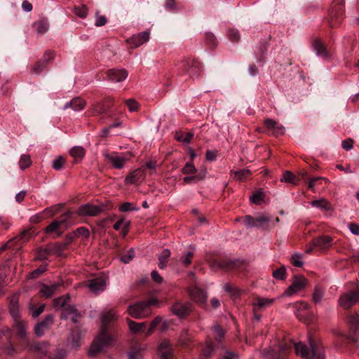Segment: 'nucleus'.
<instances>
[{
	"instance_id": "1",
	"label": "nucleus",
	"mask_w": 359,
	"mask_h": 359,
	"mask_svg": "<svg viewBox=\"0 0 359 359\" xmlns=\"http://www.w3.org/2000/svg\"><path fill=\"white\" fill-rule=\"evenodd\" d=\"M311 351L302 342L296 343L292 340L285 341L278 348L272 349L266 354L268 359H284L292 348H294L297 355L310 359H325V351L320 341L309 339Z\"/></svg>"
},
{
	"instance_id": "2",
	"label": "nucleus",
	"mask_w": 359,
	"mask_h": 359,
	"mask_svg": "<svg viewBox=\"0 0 359 359\" xmlns=\"http://www.w3.org/2000/svg\"><path fill=\"white\" fill-rule=\"evenodd\" d=\"M118 319L114 310L104 311L101 314L102 327L99 335L93 340L88 355L95 356L98 353L111 345L114 337L108 334V326Z\"/></svg>"
},
{
	"instance_id": "3",
	"label": "nucleus",
	"mask_w": 359,
	"mask_h": 359,
	"mask_svg": "<svg viewBox=\"0 0 359 359\" xmlns=\"http://www.w3.org/2000/svg\"><path fill=\"white\" fill-rule=\"evenodd\" d=\"M157 299L151 298L146 301L139 302L128 307V313L134 318L141 319L151 314L150 306L157 303Z\"/></svg>"
},
{
	"instance_id": "4",
	"label": "nucleus",
	"mask_w": 359,
	"mask_h": 359,
	"mask_svg": "<svg viewBox=\"0 0 359 359\" xmlns=\"http://www.w3.org/2000/svg\"><path fill=\"white\" fill-rule=\"evenodd\" d=\"M345 0H334L329 11L328 22L332 28L339 27L344 18Z\"/></svg>"
},
{
	"instance_id": "5",
	"label": "nucleus",
	"mask_w": 359,
	"mask_h": 359,
	"mask_svg": "<svg viewBox=\"0 0 359 359\" xmlns=\"http://www.w3.org/2000/svg\"><path fill=\"white\" fill-rule=\"evenodd\" d=\"M244 266L243 261L240 259H231L228 257H221L212 260L211 267L214 269H222L225 271H232Z\"/></svg>"
},
{
	"instance_id": "6",
	"label": "nucleus",
	"mask_w": 359,
	"mask_h": 359,
	"mask_svg": "<svg viewBox=\"0 0 359 359\" xmlns=\"http://www.w3.org/2000/svg\"><path fill=\"white\" fill-rule=\"evenodd\" d=\"M348 332L347 334L339 332V334L346 337L349 341L354 344L358 342L359 336V315L351 313L347 316Z\"/></svg>"
},
{
	"instance_id": "7",
	"label": "nucleus",
	"mask_w": 359,
	"mask_h": 359,
	"mask_svg": "<svg viewBox=\"0 0 359 359\" xmlns=\"http://www.w3.org/2000/svg\"><path fill=\"white\" fill-rule=\"evenodd\" d=\"M180 65L182 71L190 76H198L202 72V64L195 57L184 58L180 62Z\"/></svg>"
},
{
	"instance_id": "8",
	"label": "nucleus",
	"mask_w": 359,
	"mask_h": 359,
	"mask_svg": "<svg viewBox=\"0 0 359 359\" xmlns=\"http://www.w3.org/2000/svg\"><path fill=\"white\" fill-rule=\"evenodd\" d=\"M104 156L105 161L111 164L114 168L122 169L125 164L130 159L132 154L130 152L122 153L121 154L113 152L111 154H105Z\"/></svg>"
},
{
	"instance_id": "9",
	"label": "nucleus",
	"mask_w": 359,
	"mask_h": 359,
	"mask_svg": "<svg viewBox=\"0 0 359 359\" xmlns=\"http://www.w3.org/2000/svg\"><path fill=\"white\" fill-rule=\"evenodd\" d=\"M106 209L104 204L97 205L86 203L81 205L77 210V215L80 217H96L103 212Z\"/></svg>"
},
{
	"instance_id": "10",
	"label": "nucleus",
	"mask_w": 359,
	"mask_h": 359,
	"mask_svg": "<svg viewBox=\"0 0 359 359\" xmlns=\"http://www.w3.org/2000/svg\"><path fill=\"white\" fill-rule=\"evenodd\" d=\"M271 220V217L266 214H261L256 217L251 215H245L243 218V224L249 228L263 227Z\"/></svg>"
},
{
	"instance_id": "11",
	"label": "nucleus",
	"mask_w": 359,
	"mask_h": 359,
	"mask_svg": "<svg viewBox=\"0 0 359 359\" xmlns=\"http://www.w3.org/2000/svg\"><path fill=\"white\" fill-rule=\"evenodd\" d=\"M31 236V231L29 229L24 230L18 236L4 244L0 248V253L8 248H13L18 250L20 248L21 243L26 242L29 240Z\"/></svg>"
},
{
	"instance_id": "12",
	"label": "nucleus",
	"mask_w": 359,
	"mask_h": 359,
	"mask_svg": "<svg viewBox=\"0 0 359 359\" xmlns=\"http://www.w3.org/2000/svg\"><path fill=\"white\" fill-rule=\"evenodd\" d=\"M359 301V291L352 290L341 294L339 302L341 306L348 309Z\"/></svg>"
},
{
	"instance_id": "13",
	"label": "nucleus",
	"mask_w": 359,
	"mask_h": 359,
	"mask_svg": "<svg viewBox=\"0 0 359 359\" xmlns=\"http://www.w3.org/2000/svg\"><path fill=\"white\" fill-rule=\"evenodd\" d=\"M192 310V304L189 302L182 304L176 302L170 307L171 312L179 318L187 316Z\"/></svg>"
},
{
	"instance_id": "14",
	"label": "nucleus",
	"mask_w": 359,
	"mask_h": 359,
	"mask_svg": "<svg viewBox=\"0 0 359 359\" xmlns=\"http://www.w3.org/2000/svg\"><path fill=\"white\" fill-rule=\"evenodd\" d=\"M54 323V316L53 314L47 315L44 319L37 323L34 327V332L38 337H41L45 332L50 328Z\"/></svg>"
},
{
	"instance_id": "15",
	"label": "nucleus",
	"mask_w": 359,
	"mask_h": 359,
	"mask_svg": "<svg viewBox=\"0 0 359 359\" xmlns=\"http://www.w3.org/2000/svg\"><path fill=\"white\" fill-rule=\"evenodd\" d=\"M145 175V169L144 168H140L130 172L126 177L124 182L126 184L140 183L144 180Z\"/></svg>"
},
{
	"instance_id": "16",
	"label": "nucleus",
	"mask_w": 359,
	"mask_h": 359,
	"mask_svg": "<svg viewBox=\"0 0 359 359\" xmlns=\"http://www.w3.org/2000/svg\"><path fill=\"white\" fill-rule=\"evenodd\" d=\"M306 282V279L302 276L294 277L292 283L287 287L285 294L291 296L297 293L305 287Z\"/></svg>"
},
{
	"instance_id": "17",
	"label": "nucleus",
	"mask_w": 359,
	"mask_h": 359,
	"mask_svg": "<svg viewBox=\"0 0 359 359\" xmlns=\"http://www.w3.org/2000/svg\"><path fill=\"white\" fill-rule=\"evenodd\" d=\"M106 285L105 278L102 276H100L88 280L87 285L92 292L97 294L105 290Z\"/></svg>"
},
{
	"instance_id": "18",
	"label": "nucleus",
	"mask_w": 359,
	"mask_h": 359,
	"mask_svg": "<svg viewBox=\"0 0 359 359\" xmlns=\"http://www.w3.org/2000/svg\"><path fill=\"white\" fill-rule=\"evenodd\" d=\"M264 127L271 132L274 136L282 135L285 133L284 127L271 118H266L264 121Z\"/></svg>"
},
{
	"instance_id": "19",
	"label": "nucleus",
	"mask_w": 359,
	"mask_h": 359,
	"mask_svg": "<svg viewBox=\"0 0 359 359\" xmlns=\"http://www.w3.org/2000/svg\"><path fill=\"white\" fill-rule=\"evenodd\" d=\"M150 33L149 31L142 32L136 35L132 36L127 39V43L131 44L133 48H137L149 41Z\"/></svg>"
},
{
	"instance_id": "20",
	"label": "nucleus",
	"mask_w": 359,
	"mask_h": 359,
	"mask_svg": "<svg viewBox=\"0 0 359 359\" xmlns=\"http://www.w3.org/2000/svg\"><path fill=\"white\" fill-rule=\"evenodd\" d=\"M189 292L193 301L201 305L205 304L207 294L202 289L196 286H194L189 289Z\"/></svg>"
},
{
	"instance_id": "21",
	"label": "nucleus",
	"mask_w": 359,
	"mask_h": 359,
	"mask_svg": "<svg viewBox=\"0 0 359 359\" xmlns=\"http://www.w3.org/2000/svg\"><path fill=\"white\" fill-rule=\"evenodd\" d=\"M108 79L113 82H121L128 76V72L124 69H111L107 70Z\"/></svg>"
},
{
	"instance_id": "22",
	"label": "nucleus",
	"mask_w": 359,
	"mask_h": 359,
	"mask_svg": "<svg viewBox=\"0 0 359 359\" xmlns=\"http://www.w3.org/2000/svg\"><path fill=\"white\" fill-rule=\"evenodd\" d=\"M332 241L330 236H320L312 241V245L321 250H326L332 245Z\"/></svg>"
},
{
	"instance_id": "23",
	"label": "nucleus",
	"mask_w": 359,
	"mask_h": 359,
	"mask_svg": "<svg viewBox=\"0 0 359 359\" xmlns=\"http://www.w3.org/2000/svg\"><path fill=\"white\" fill-rule=\"evenodd\" d=\"M158 351L161 359H172V348L168 339L161 341L158 346Z\"/></svg>"
},
{
	"instance_id": "24",
	"label": "nucleus",
	"mask_w": 359,
	"mask_h": 359,
	"mask_svg": "<svg viewBox=\"0 0 359 359\" xmlns=\"http://www.w3.org/2000/svg\"><path fill=\"white\" fill-rule=\"evenodd\" d=\"M48 346V344L46 342H35L30 345L29 350L41 358L47 354Z\"/></svg>"
},
{
	"instance_id": "25",
	"label": "nucleus",
	"mask_w": 359,
	"mask_h": 359,
	"mask_svg": "<svg viewBox=\"0 0 359 359\" xmlns=\"http://www.w3.org/2000/svg\"><path fill=\"white\" fill-rule=\"evenodd\" d=\"M86 101L83 99L77 97H74L71 101L67 102L64 106V109H67L69 108H72L74 111H81L83 109L86 107Z\"/></svg>"
},
{
	"instance_id": "26",
	"label": "nucleus",
	"mask_w": 359,
	"mask_h": 359,
	"mask_svg": "<svg viewBox=\"0 0 359 359\" xmlns=\"http://www.w3.org/2000/svg\"><path fill=\"white\" fill-rule=\"evenodd\" d=\"M69 216V212H65L60 217L59 219H55L50 224H48L46 228V231L47 233H51L56 231L60 226L67 222V219Z\"/></svg>"
},
{
	"instance_id": "27",
	"label": "nucleus",
	"mask_w": 359,
	"mask_h": 359,
	"mask_svg": "<svg viewBox=\"0 0 359 359\" xmlns=\"http://www.w3.org/2000/svg\"><path fill=\"white\" fill-rule=\"evenodd\" d=\"M313 47L316 50L318 55L327 58L330 57L329 53L322 41L319 39H316L313 42Z\"/></svg>"
},
{
	"instance_id": "28",
	"label": "nucleus",
	"mask_w": 359,
	"mask_h": 359,
	"mask_svg": "<svg viewBox=\"0 0 359 359\" xmlns=\"http://www.w3.org/2000/svg\"><path fill=\"white\" fill-rule=\"evenodd\" d=\"M60 284L59 283H54L50 285L43 284L40 290V293L46 298H50L54 294L56 290L60 287Z\"/></svg>"
},
{
	"instance_id": "29",
	"label": "nucleus",
	"mask_w": 359,
	"mask_h": 359,
	"mask_svg": "<svg viewBox=\"0 0 359 359\" xmlns=\"http://www.w3.org/2000/svg\"><path fill=\"white\" fill-rule=\"evenodd\" d=\"M13 327L17 332L18 337L21 339H25L27 337V325L22 320L14 322Z\"/></svg>"
},
{
	"instance_id": "30",
	"label": "nucleus",
	"mask_w": 359,
	"mask_h": 359,
	"mask_svg": "<svg viewBox=\"0 0 359 359\" xmlns=\"http://www.w3.org/2000/svg\"><path fill=\"white\" fill-rule=\"evenodd\" d=\"M205 43L210 50L215 49L218 45L216 36L211 32H206L205 34Z\"/></svg>"
},
{
	"instance_id": "31",
	"label": "nucleus",
	"mask_w": 359,
	"mask_h": 359,
	"mask_svg": "<svg viewBox=\"0 0 359 359\" xmlns=\"http://www.w3.org/2000/svg\"><path fill=\"white\" fill-rule=\"evenodd\" d=\"M171 255L170 250L169 249H164L161 255L158 257V267L161 269H163L166 267L168 258Z\"/></svg>"
},
{
	"instance_id": "32",
	"label": "nucleus",
	"mask_w": 359,
	"mask_h": 359,
	"mask_svg": "<svg viewBox=\"0 0 359 359\" xmlns=\"http://www.w3.org/2000/svg\"><path fill=\"white\" fill-rule=\"evenodd\" d=\"M311 205L325 211H328L332 209L330 203L324 198L312 201L311 202Z\"/></svg>"
},
{
	"instance_id": "33",
	"label": "nucleus",
	"mask_w": 359,
	"mask_h": 359,
	"mask_svg": "<svg viewBox=\"0 0 359 359\" xmlns=\"http://www.w3.org/2000/svg\"><path fill=\"white\" fill-rule=\"evenodd\" d=\"M281 182H285L287 183H290L292 184L296 185L298 184L299 178L297 177L292 172L290 171H285L282 177L280 178Z\"/></svg>"
},
{
	"instance_id": "34",
	"label": "nucleus",
	"mask_w": 359,
	"mask_h": 359,
	"mask_svg": "<svg viewBox=\"0 0 359 359\" xmlns=\"http://www.w3.org/2000/svg\"><path fill=\"white\" fill-rule=\"evenodd\" d=\"M67 246V243H55L48 245L50 255H56L57 256H61L65 248Z\"/></svg>"
},
{
	"instance_id": "35",
	"label": "nucleus",
	"mask_w": 359,
	"mask_h": 359,
	"mask_svg": "<svg viewBox=\"0 0 359 359\" xmlns=\"http://www.w3.org/2000/svg\"><path fill=\"white\" fill-rule=\"evenodd\" d=\"M127 322L130 330L133 333H137L142 331L146 325L145 323H137L130 319H127Z\"/></svg>"
},
{
	"instance_id": "36",
	"label": "nucleus",
	"mask_w": 359,
	"mask_h": 359,
	"mask_svg": "<svg viewBox=\"0 0 359 359\" xmlns=\"http://www.w3.org/2000/svg\"><path fill=\"white\" fill-rule=\"evenodd\" d=\"M215 348L214 343L212 341H208L206 343L205 346L203 347L202 350V356L204 358H208L213 355Z\"/></svg>"
},
{
	"instance_id": "37",
	"label": "nucleus",
	"mask_w": 359,
	"mask_h": 359,
	"mask_svg": "<svg viewBox=\"0 0 359 359\" xmlns=\"http://www.w3.org/2000/svg\"><path fill=\"white\" fill-rule=\"evenodd\" d=\"M234 175V178L238 181H242L251 175V172L248 169H242L238 171H231Z\"/></svg>"
},
{
	"instance_id": "38",
	"label": "nucleus",
	"mask_w": 359,
	"mask_h": 359,
	"mask_svg": "<svg viewBox=\"0 0 359 359\" xmlns=\"http://www.w3.org/2000/svg\"><path fill=\"white\" fill-rule=\"evenodd\" d=\"M273 299L259 297L257 299V302L254 303L253 305L255 306H257L259 309H264L270 306L273 303Z\"/></svg>"
},
{
	"instance_id": "39",
	"label": "nucleus",
	"mask_w": 359,
	"mask_h": 359,
	"mask_svg": "<svg viewBox=\"0 0 359 359\" xmlns=\"http://www.w3.org/2000/svg\"><path fill=\"white\" fill-rule=\"evenodd\" d=\"M192 250V251H188L184 255H182L180 258V262L186 267L189 266L192 262L195 247H193Z\"/></svg>"
},
{
	"instance_id": "40",
	"label": "nucleus",
	"mask_w": 359,
	"mask_h": 359,
	"mask_svg": "<svg viewBox=\"0 0 359 359\" xmlns=\"http://www.w3.org/2000/svg\"><path fill=\"white\" fill-rule=\"evenodd\" d=\"M205 178V173H200L198 175L187 176L183 178V181L185 184L196 183L199 181L203 180Z\"/></svg>"
},
{
	"instance_id": "41",
	"label": "nucleus",
	"mask_w": 359,
	"mask_h": 359,
	"mask_svg": "<svg viewBox=\"0 0 359 359\" xmlns=\"http://www.w3.org/2000/svg\"><path fill=\"white\" fill-rule=\"evenodd\" d=\"M33 26L36 32L39 34H44L48 29V23L43 20H39L35 22Z\"/></svg>"
},
{
	"instance_id": "42",
	"label": "nucleus",
	"mask_w": 359,
	"mask_h": 359,
	"mask_svg": "<svg viewBox=\"0 0 359 359\" xmlns=\"http://www.w3.org/2000/svg\"><path fill=\"white\" fill-rule=\"evenodd\" d=\"M32 165V160L29 155L23 154L19 161V166L22 170H25Z\"/></svg>"
},
{
	"instance_id": "43",
	"label": "nucleus",
	"mask_w": 359,
	"mask_h": 359,
	"mask_svg": "<svg viewBox=\"0 0 359 359\" xmlns=\"http://www.w3.org/2000/svg\"><path fill=\"white\" fill-rule=\"evenodd\" d=\"M70 297L69 295L61 296L55 298L53 301V306L55 308H62L65 307L67 303L69 301Z\"/></svg>"
},
{
	"instance_id": "44",
	"label": "nucleus",
	"mask_w": 359,
	"mask_h": 359,
	"mask_svg": "<svg viewBox=\"0 0 359 359\" xmlns=\"http://www.w3.org/2000/svg\"><path fill=\"white\" fill-rule=\"evenodd\" d=\"M214 330V337L216 341L218 342H221L222 339L224 337L225 331L224 329L219 325H215L212 327Z\"/></svg>"
},
{
	"instance_id": "45",
	"label": "nucleus",
	"mask_w": 359,
	"mask_h": 359,
	"mask_svg": "<svg viewBox=\"0 0 359 359\" xmlns=\"http://www.w3.org/2000/svg\"><path fill=\"white\" fill-rule=\"evenodd\" d=\"M272 276L275 279L283 280L286 278V268L284 266L274 270Z\"/></svg>"
},
{
	"instance_id": "46",
	"label": "nucleus",
	"mask_w": 359,
	"mask_h": 359,
	"mask_svg": "<svg viewBox=\"0 0 359 359\" xmlns=\"http://www.w3.org/2000/svg\"><path fill=\"white\" fill-rule=\"evenodd\" d=\"M125 103L130 112H135L139 110L140 104L135 99L130 98L126 100Z\"/></svg>"
},
{
	"instance_id": "47",
	"label": "nucleus",
	"mask_w": 359,
	"mask_h": 359,
	"mask_svg": "<svg viewBox=\"0 0 359 359\" xmlns=\"http://www.w3.org/2000/svg\"><path fill=\"white\" fill-rule=\"evenodd\" d=\"M323 295L324 292L322 288L319 286H316L312 296L313 301L316 304L320 303L323 299Z\"/></svg>"
},
{
	"instance_id": "48",
	"label": "nucleus",
	"mask_w": 359,
	"mask_h": 359,
	"mask_svg": "<svg viewBox=\"0 0 359 359\" xmlns=\"http://www.w3.org/2000/svg\"><path fill=\"white\" fill-rule=\"evenodd\" d=\"M265 196L262 191H255L252 196L250 197V201L252 203L256 205H259L264 200Z\"/></svg>"
},
{
	"instance_id": "49",
	"label": "nucleus",
	"mask_w": 359,
	"mask_h": 359,
	"mask_svg": "<svg viewBox=\"0 0 359 359\" xmlns=\"http://www.w3.org/2000/svg\"><path fill=\"white\" fill-rule=\"evenodd\" d=\"M46 265H41L36 269L31 271L28 275V278L34 279L39 277L42 273L46 271Z\"/></svg>"
},
{
	"instance_id": "50",
	"label": "nucleus",
	"mask_w": 359,
	"mask_h": 359,
	"mask_svg": "<svg viewBox=\"0 0 359 359\" xmlns=\"http://www.w3.org/2000/svg\"><path fill=\"white\" fill-rule=\"evenodd\" d=\"M71 155L75 158H83L85 149L82 147H74L70 151Z\"/></svg>"
},
{
	"instance_id": "51",
	"label": "nucleus",
	"mask_w": 359,
	"mask_h": 359,
	"mask_svg": "<svg viewBox=\"0 0 359 359\" xmlns=\"http://www.w3.org/2000/svg\"><path fill=\"white\" fill-rule=\"evenodd\" d=\"M321 181H325V182H328V180L325 177H313L311 178L308 184V187L312 191H314V187L318 185V184H320Z\"/></svg>"
},
{
	"instance_id": "52",
	"label": "nucleus",
	"mask_w": 359,
	"mask_h": 359,
	"mask_svg": "<svg viewBox=\"0 0 359 359\" xmlns=\"http://www.w3.org/2000/svg\"><path fill=\"white\" fill-rule=\"evenodd\" d=\"M74 13L76 15L81 18H85L88 15V8L85 5H83L81 6H75Z\"/></svg>"
},
{
	"instance_id": "53",
	"label": "nucleus",
	"mask_w": 359,
	"mask_h": 359,
	"mask_svg": "<svg viewBox=\"0 0 359 359\" xmlns=\"http://www.w3.org/2000/svg\"><path fill=\"white\" fill-rule=\"evenodd\" d=\"M49 255H50V252L48 246L46 248H41L38 250L36 259L41 261L46 260Z\"/></svg>"
},
{
	"instance_id": "54",
	"label": "nucleus",
	"mask_w": 359,
	"mask_h": 359,
	"mask_svg": "<svg viewBox=\"0 0 359 359\" xmlns=\"http://www.w3.org/2000/svg\"><path fill=\"white\" fill-rule=\"evenodd\" d=\"M77 311L75 306L69 305L66 306L61 314V319L67 320L69 315L76 313Z\"/></svg>"
},
{
	"instance_id": "55",
	"label": "nucleus",
	"mask_w": 359,
	"mask_h": 359,
	"mask_svg": "<svg viewBox=\"0 0 359 359\" xmlns=\"http://www.w3.org/2000/svg\"><path fill=\"white\" fill-rule=\"evenodd\" d=\"M135 257V250L130 249L126 254L121 255V261L125 264L129 263Z\"/></svg>"
},
{
	"instance_id": "56",
	"label": "nucleus",
	"mask_w": 359,
	"mask_h": 359,
	"mask_svg": "<svg viewBox=\"0 0 359 359\" xmlns=\"http://www.w3.org/2000/svg\"><path fill=\"white\" fill-rule=\"evenodd\" d=\"M55 53L52 50H47L44 52L42 58L41 59L43 62H46L48 65L50 62H52L55 58Z\"/></svg>"
},
{
	"instance_id": "57",
	"label": "nucleus",
	"mask_w": 359,
	"mask_h": 359,
	"mask_svg": "<svg viewBox=\"0 0 359 359\" xmlns=\"http://www.w3.org/2000/svg\"><path fill=\"white\" fill-rule=\"evenodd\" d=\"M290 262L296 267H302L304 264V262L302 260V255L298 253H295L291 257Z\"/></svg>"
},
{
	"instance_id": "58",
	"label": "nucleus",
	"mask_w": 359,
	"mask_h": 359,
	"mask_svg": "<svg viewBox=\"0 0 359 359\" xmlns=\"http://www.w3.org/2000/svg\"><path fill=\"white\" fill-rule=\"evenodd\" d=\"M46 66V62H43L41 60H39L34 66L32 72L39 74L42 72Z\"/></svg>"
},
{
	"instance_id": "59",
	"label": "nucleus",
	"mask_w": 359,
	"mask_h": 359,
	"mask_svg": "<svg viewBox=\"0 0 359 359\" xmlns=\"http://www.w3.org/2000/svg\"><path fill=\"white\" fill-rule=\"evenodd\" d=\"M65 162V160L62 156H57L52 163V167L55 170H60Z\"/></svg>"
},
{
	"instance_id": "60",
	"label": "nucleus",
	"mask_w": 359,
	"mask_h": 359,
	"mask_svg": "<svg viewBox=\"0 0 359 359\" xmlns=\"http://www.w3.org/2000/svg\"><path fill=\"white\" fill-rule=\"evenodd\" d=\"M228 36L233 42H237L240 39V34L237 29L231 28L228 30Z\"/></svg>"
},
{
	"instance_id": "61",
	"label": "nucleus",
	"mask_w": 359,
	"mask_h": 359,
	"mask_svg": "<svg viewBox=\"0 0 359 359\" xmlns=\"http://www.w3.org/2000/svg\"><path fill=\"white\" fill-rule=\"evenodd\" d=\"M182 172L184 175L194 174L196 172V169L192 163H187L182 169Z\"/></svg>"
},
{
	"instance_id": "62",
	"label": "nucleus",
	"mask_w": 359,
	"mask_h": 359,
	"mask_svg": "<svg viewBox=\"0 0 359 359\" xmlns=\"http://www.w3.org/2000/svg\"><path fill=\"white\" fill-rule=\"evenodd\" d=\"M224 288L226 292L229 293L231 295L236 296L239 295L241 290L233 285L226 283L224 285Z\"/></svg>"
},
{
	"instance_id": "63",
	"label": "nucleus",
	"mask_w": 359,
	"mask_h": 359,
	"mask_svg": "<svg viewBox=\"0 0 359 359\" xmlns=\"http://www.w3.org/2000/svg\"><path fill=\"white\" fill-rule=\"evenodd\" d=\"M12 335V330L9 327H5L2 328V330L0 332V340L2 339V337L4 336L6 337V339L7 341H10Z\"/></svg>"
},
{
	"instance_id": "64",
	"label": "nucleus",
	"mask_w": 359,
	"mask_h": 359,
	"mask_svg": "<svg viewBox=\"0 0 359 359\" xmlns=\"http://www.w3.org/2000/svg\"><path fill=\"white\" fill-rule=\"evenodd\" d=\"M107 20L104 15H100L99 12H96V18H95V25L96 27H101L104 26L107 23Z\"/></svg>"
}]
</instances>
